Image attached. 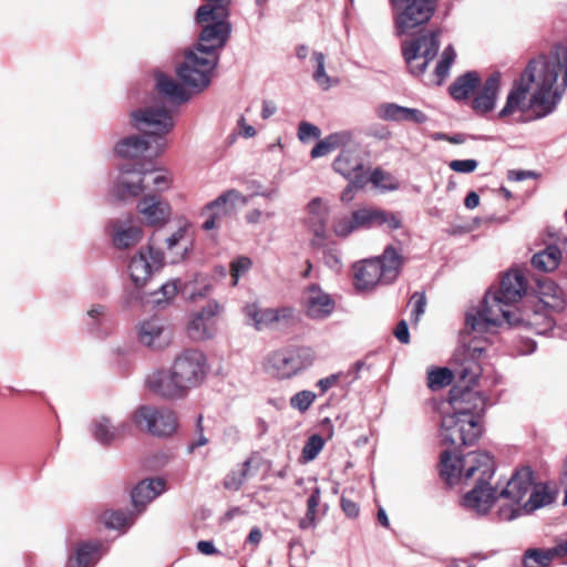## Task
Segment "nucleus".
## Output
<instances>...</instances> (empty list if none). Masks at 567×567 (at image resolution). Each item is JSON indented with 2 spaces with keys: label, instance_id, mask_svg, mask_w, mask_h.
Wrapping results in <instances>:
<instances>
[{
  "label": "nucleus",
  "instance_id": "10",
  "mask_svg": "<svg viewBox=\"0 0 567 567\" xmlns=\"http://www.w3.org/2000/svg\"><path fill=\"white\" fill-rule=\"evenodd\" d=\"M131 421L140 431L156 437H169L178 429L176 413L165 406L140 405L133 411Z\"/></svg>",
  "mask_w": 567,
  "mask_h": 567
},
{
  "label": "nucleus",
  "instance_id": "12",
  "mask_svg": "<svg viewBox=\"0 0 567 567\" xmlns=\"http://www.w3.org/2000/svg\"><path fill=\"white\" fill-rule=\"evenodd\" d=\"M218 59L205 56L189 49L185 52L184 61L176 69L177 75L185 85L202 92L209 86Z\"/></svg>",
  "mask_w": 567,
  "mask_h": 567
},
{
  "label": "nucleus",
  "instance_id": "61",
  "mask_svg": "<svg viewBox=\"0 0 567 567\" xmlns=\"http://www.w3.org/2000/svg\"><path fill=\"white\" fill-rule=\"evenodd\" d=\"M411 303L413 305V309L411 312V321L416 324L425 311V306H426L425 295L422 292L413 293L411 297Z\"/></svg>",
  "mask_w": 567,
  "mask_h": 567
},
{
  "label": "nucleus",
  "instance_id": "20",
  "mask_svg": "<svg viewBox=\"0 0 567 567\" xmlns=\"http://www.w3.org/2000/svg\"><path fill=\"white\" fill-rule=\"evenodd\" d=\"M220 306L208 302L200 311L194 312L187 324L188 337L196 341H205L214 338L218 332V315Z\"/></svg>",
  "mask_w": 567,
  "mask_h": 567
},
{
  "label": "nucleus",
  "instance_id": "1",
  "mask_svg": "<svg viewBox=\"0 0 567 567\" xmlns=\"http://www.w3.org/2000/svg\"><path fill=\"white\" fill-rule=\"evenodd\" d=\"M560 52L547 59L539 58L528 62L525 70L513 83L507 94L504 107L498 112V118H506L517 112L528 114L533 118H543L554 112L561 99L567 84L564 83L563 73L559 71L557 79L547 86H542L540 79L535 74V69L542 63L556 60Z\"/></svg>",
  "mask_w": 567,
  "mask_h": 567
},
{
  "label": "nucleus",
  "instance_id": "4",
  "mask_svg": "<svg viewBox=\"0 0 567 567\" xmlns=\"http://www.w3.org/2000/svg\"><path fill=\"white\" fill-rule=\"evenodd\" d=\"M172 185L171 176L159 169L143 165H123L112 185L111 193L118 200L135 198L146 192L163 193Z\"/></svg>",
  "mask_w": 567,
  "mask_h": 567
},
{
  "label": "nucleus",
  "instance_id": "27",
  "mask_svg": "<svg viewBox=\"0 0 567 567\" xmlns=\"http://www.w3.org/2000/svg\"><path fill=\"white\" fill-rule=\"evenodd\" d=\"M131 430L126 421H114L105 414L96 415L90 424V433L93 439L105 446L122 440Z\"/></svg>",
  "mask_w": 567,
  "mask_h": 567
},
{
  "label": "nucleus",
  "instance_id": "54",
  "mask_svg": "<svg viewBox=\"0 0 567 567\" xmlns=\"http://www.w3.org/2000/svg\"><path fill=\"white\" fill-rule=\"evenodd\" d=\"M316 398L315 392L302 390L290 398V406L299 412H306L316 401Z\"/></svg>",
  "mask_w": 567,
  "mask_h": 567
},
{
  "label": "nucleus",
  "instance_id": "6",
  "mask_svg": "<svg viewBox=\"0 0 567 567\" xmlns=\"http://www.w3.org/2000/svg\"><path fill=\"white\" fill-rule=\"evenodd\" d=\"M130 124L134 130L154 142V155L156 157L167 148L165 136L173 131L175 121L171 110L154 103L133 110L130 113Z\"/></svg>",
  "mask_w": 567,
  "mask_h": 567
},
{
  "label": "nucleus",
  "instance_id": "13",
  "mask_svg": "<svg viewBox=\"0 0 567 567\" xmlns=\"http://www.w3.org/2000/svg\"><path fill=\"white\" fill-rule=\"evenodd\" d=\"M482 433L480 422L465 419L450 409H443L441 437L445 444L454 447L470 445L477 441Z\"/></svg>",
  "mask_w": 567,
  "mask_h": 567
},
{
  "label": "nucleus",
  "instance_id": "46",
  "mask_svg": "<svg viewBox=\"0 0 567 567\" xmlns=\"http://www.w3.org/2000/svg\"><path fill=\"white\" fill-rule=\"evenodd\" d=\"M353 220L352 213L334 216L331 224L332 234L338 238L346 239L353 233L359 231Z\"/></svg>",
  "mask_w": 567,
  "mask_h": 567
},
{
  "label": "nucleus",
  "instance_id": "41",
  "mask_svg": "<svg viewBox=\"0 0 567 567\" xmlns=\"http://www.w3.org/2000/svg\"><path fill=\"white\" fill-rule=\"evenodd\" d=\"M352 134L348 131L332 133L319 141L310 152L311 158H319L329 155L338 148L348 146Z\"/></svg>",
  "mask_w": 567,
  "mask_h": 567
},
{
  "label": "nucleus",
  "instance_id": "42",
  "mask_svg": "<svg viewBox=\"0 0 567 567\" xmlns=\"http://www.w3.org/2000/svg\"><path fill=\"white\" fill-rule=\"evenodd\" d=\"M187 229L188 225L184 224L165 239L166 249L173 255L174 262L183 260L189 250Z\"/></svg>",
  "mask_w": 567,
  "mask_h": 567
},
{
  "label": "nucleus",
  "instance_id": "38",
  "mask_svg": "<svg viewBox=\"0 0 567 567\" xmlns=\"http://www.w3.org/2000/svg\"><path fill=\"white\" fill-rule=\"evenodd\" d=\"M250 317H252L255 328L261 331L275 328L281 321H288L292 319L293 311L288 308L269 309L254 307V310L250 309Z\"/></svg>",
  "mask_w": 567,
  "mask_h": 567
},
{
  "label": "nucleus",
  "instance_id": "34",
  "mask_svg": "<svg viewBox=\"0 0 567 567\" xmlns=\"http://www.w3.org/2000/svg\"><path fill=\"white\" fill-rule=\"evenodd\" d=\"M305 307L310 318L323 319L332 312L334 302L330 295L320 287L312 285L305 292Z\"/></svg>",
  "mask_w": 567,
  "mask_h": 567
},
{
  "label": "nucleus",
  "instance_id": "9",
  "mask_svg": "<svg viewBox=\"0 0 567 567\" xmlns=\"http://www.w3.org/2000/svg\"><path fill=\"white\" fill-rule=\"evenodd\" d=\"M316 355L307 347H286L269 353L264 361L267 373L279 380H289L309 368Z\"/></svg>",
  "mask_w": 567,
  "mask_h": 567
},
{
  "label": "nucleus",
  "instance_id": "21",
  "mask_svg": "<svg viewBox=\"0 0 567 567\" xmlns=\"http://www.w3.org/2000/svg\"><path fill=\"white\" fill-rule=\"evenodd\" d=\"M534 484V473L530 467L517 468L498 492V498L506 501L508 508L523 506L522 501L529 494Z\"/></svg>",
  "mask_w": 567,
  "mask_h": 567
},
{
  "label": "nucleus",
  "instance_id": "16",
  "mask_svg": "<svg viewBox=\"0 0 567 567\" xmlns=\"http://www.w3.org/2000/svg\"><path fill=\"white\" fill-rule=\"evenodd\" d=\"M439 47V32H430L420 39L405 42L402 51L411 73L422 74L429 62L436 56Z\"/></svg>",
  "mask_w": 567,
  "mask_h": 567
},
{
  "label": "nucleus",
  "instance_id": "19",
  "mask_svg": "<svg viewBox=\"0 0 567 567\" xmlns=\"http://www.w3.org/2000/svg\"><path fill=\"white\" fill-rule=\"evenodd\" d=\"M164 265V255L161 250L148 246L140 249L128 265L130 276L137 288L146 285L151 276Z\"/></svg>",
  "mask_w": 567,
  "mask_h": 567
},
{
  "label": "nucleus",
  "instance_id": "53",
  "mask_svg": "<svg viewBox=\"0 0 567 567\" xmlns=\"http://www.w3.org/2000/svg\"><path fill=\"white\" fill-rule=\"evenodd\" d=\"M456 53L453 47L449 45L444 49L441 60L436 65L435 75L437 78L436 83L441 84L442 81L449 75L450 68L455 60Z\"/></svg>",
  "mask_w": 567,
  "mask_h": 567
},
{
  "label": "nucleus",
  "instance_id": "37",
  "mask_svg": "<svg viewBox=\"0 0 567 567\" xmlns=\"http://www.w3.org/2000/svg\"><path fill=\"white\" fill-rule=\"evenodd\" d=\"M165 489V482L162 478H151L140 482L132 491L133 506L142 512L145 506L161 495Z\"/></svg>",
  "mask_w": 567,
  "mask_h": 567
},
{
  "label": "nucleus",
  "instance_id": "33",
  "mask_svg": "<svg viewBox=\"0 0 567 567\" xmlns=\"http://www.w3.org/2000/svg\"><path fill=\"white\" fill-rule=\"evenodd\" d=\"M379 118L390 122H409L422 124L427 121V116L419 109L401 106L395 103H382L375 109Z\"/></svg>",
  "mask_w": 567,
  "mask_h": 567
},
{
  "label": "nucleus",
  "instance_id": "2",
  "mask_svg": "<svg viewBox=\"0 0 567 567\" xmlns=\"http://www.w3.org/2000/svg\"><path fill=\"white\" fill-rule=\"evenodd\" d=\"M551 324L553 320L547 315L527 309L516 311L492 291L486 293L480 307L466 313V327L473 333L487 332L503 326H525L542 333Z\"/></svg>",
  "mask_w": 567,
  "mask_h": 567
},
{
  "label": "nucleus",
  "instance_id": "31",
  "mask_svg": "<svg viewBox=\"0 0 567 567\" xmlns=\"http://www.w3.org/2000/svg\"><path fill=\"white\" fill-rule=\"evenodd\" d=\"M105 553L106 547L100 540L81 542L69 556L65 567H93Z\"/></svg>",
  "mask_w": 567,
  "mask_h": 567
},
{
  "label": "nucleus",
  "instance_id": "22",
  "mask_svg": "<svg viewBox=\"0 0 567 567\" xmlns=\"http://www.w3.org/2000/svg\"><path fill=\"white\" fill-rule=\"evenodd\" d=\"M107 229L113 247L118 250L136 246L144 236L143 227L132 216L110 220Z\"/></svg>",
  "mask_w": 567,
  "mask_h": 567
},
{
  "label": "nucleus",
  "instance_id": "8",
  "mask_svg": "<svg viewBox=\"0 0 567 567\" xmlns=\"http://www.w3.org/2000/svg\"><path fill=\"white\" fill-rule=\"evenodd\" d=\"M206 7H199L195 14L199 27L197 44L192 49L205 56L218 58V51L223 49L230 34L228 18H217Z\"/></svg>",
  "mask_w": 567,
  "mask_h": 567
},
{
  "label": "nucleus",
  "instance_id": "39",
  "mask_svg": "<svg viewBox=\"0 0 567 567\" xmlns=\"http://www.w3.org/2000/svg\"><path fill=\"white\" fill-rule=\"evenodd\" d=\"M537 295L544 308L553 312H561L565 310V295L554 281L549 279L539 280Z\"/></svg>",
  "mask_w": 567,
  "mask_h": 567
},
{
  "label": "nucleus",
  "instance_id": "18",
  "mask_svg": "<svg viewBox=\"0 0 567 567\" xmlns=\"http://www.w3.org/2000/svg\"><path fill=\"white\" fill-rule=\"evenodd\" d=\"M332 167L336 173L344 178H353V183L358 186H365L368 183V173L360 148L352 141L348 146L341 147L339 155L332 163Z\"/></svg>",
  "mask_w": 567,
  "mask_h": 567
},
{
  "label": "nucleus",
  "instance_id": "45",
  "mask_svg": "<svg viewBox=\"0 0 567 567\" xmlns=\"http://www.w3.org/2000/svg\"><path fill=\"white\" fill-rule=\"evenodd\" d=\"M561 260V251L556 246H549L532 258L533 266L542 271L555 270Z\"/></svg>",
  "mask_w": 567,
  "mask_h": 567
},
{
  "label": "nucleus",
  "instance_id": "36",
  "mask_svg": "<svg viewBox=\"0 0 567 567\" xmlns=\"http://www.w3.org/2000/svg\"><path fill=\"white\" fill-rule=\"evenodd\" d=\"M154 79L158 95L168 103L181 105L188 101L189 94L173 76L163 72H156Z\"/></svg>",
  "mask_w": 567,
  "mask_h": 567
},
{
  "label": "nucleus",
  "instance_id": "63",
  "mask_svg": "<svg viewBox=\"0 0 567 567\" xmlns=\"http://www.w3.org/2000/svg\"><path fill=\"white\" fill-rule=\"evenodd\" d=\"M247 269L248 259L245 257H240L231 262L230 277L233 286H236L238 284L239 278L246 274Z\"/></svg>",
  "mask_w": 567,
  "mask_h": 567
},
{
  "label": "nucleus",
  "instance_id": "59",
  "mask_svg": "<svg viewBox=\"0 0 567 567\" xmlns=\"http://www.w3.org/2000/svg\"><path fill=\"white\" fill-rule=\"evenodd\" d=\"M107 308L103 305H93L86 312L87 318L91 320L87 326L93 330L99 324L103 323L106 319Z\"/></svg>",
  "mask_w": 567,
  "mask_h": 567
},
{
  "label": "nucleus",
  "instance_id": "11",
  "mask_svg": "<svg viewBox=\"0 0 567 567\" xmlns=\"http://www.w3.org/2000/svg\"><path fill=\"white\" fill-rule=\"evenodd\" d=\"M398 35H409L434 13L435 0H390Z\"/></svg>",
  "mask_w": 567,
  "mask_h": 567
},
{
  "label": "nucleus",
  "instance_id": "7",
  "mask_svg": "<svg viewBox=\"0 0 567 567\" xmlns=\"http://www.w3.org/2000/svg\"><path fill=\"white\" fill-rule=\"evenodd\" d=\"M403 259L392 246H388L379 257L370 258L355 266V288L369 290L379 282L391 284L400 274Z\"/></svg>",
  "mask_w": 567,
  "mask_h": 567
},
{
  "label": "nucleus",
  "instance_id": "62",
  "mask_svg": "<svg viewBox=\"0 0 567 567\" xmlns=\"http://www.w3.org/2000/svg\"><path fill=\"white\" fill-rule=\"evenodd\" d=\"M478 166L476 159H453L449 163V167L456 173L468 174L474 172Z\"/></svg>",
  "mask_w": 567,
  "mask_h": 567
},
{
  "label": "nucleus",
  "instance_id": "17",
  "mask_svg": "<svg viewBox=\"0 0 567 567\" xmlns=\"http://www.w3.org/2000/svg\"><path fill=\"white\" fill-rule=\"evenodd\" d=\"M330 216V206L321 197H313L305 207L303 226L312 235L310 246L320 248L324 245L328 234L327 225Z\"/></svg>",
  "mask_w": 567,
  "mask_h": 567
},
{
  "label": "nucleus",
  "instance_id": "47",
  "mask_svg": "<svg viewBox=\"0 0 567 567\" xmlns=\"http://www.w3.org/2000/svg\"><path fill=\"white\" fill-rule=\"evenodd\" d=\"M133 514L124 511H107L103 514V522L111 529L127 528L133 524Z\"/></svg>",
  "mask_w": 567,
  "mask_h": 567
},
{
  "label": "nucleus",
  "instance_id": "28",
  "mask_svg": "<svg viewBox=\"0 0 567 567\" xmlns=\"http://www.w3.org/2000/svg\"><path fill=\"white\" fill-rule=\"evenodd\" d=\"M555 499V494L545 484H533L529 492V498L523 506L514 508H501V516L504 519L512 520L522 514H529L538 508L551 504Z\"/></svg>",
  "mask_w": 567,
  "mask_h": 567
},
{
  "label": "nucleus",
  "instance_id": "40",
  "mask_svg": "<svg viewBox=\"0 0 567 567\" xmlns=\"http://www.w3.org/2000/svg\"><path fill=\"white\" fill-rule=\"evenodd\" d=\"M535 70L533 65L530 70ZM563 73L564 83L567 84V50H563L556 60L548 63H540L536 68L535 74L540 79V85L547 86L557 79L558 72Z\"/></svg>",
  "mask_w": 567,
  "mask_h": 567
},
{
  "label": "nucleus",
  "instance_id": "29",
  "mask_svg": "<svg viewBox=\"0 0 567 567\" xmlns=\"http://www.w3.org/2000/svg\"><path fill=\"white\" fill-rule=\"evenodd\" d=\"M492 292L516 311H523L517 307V303L526 292V279L518 270L508 271L503 277L499 287Z\"/></svg>",
  "mask_w": 567,
  "mask_h": 567
},
{
  "label": "nucleus",
  "instance_id": "55",
  "mask_svg": "<svg viewBox=\"0 0 567 567\" xmlns=\"http://www.w3.org/2000/svg\"><path fill=\"white\" fill-rule=\"evenodd\" d=\"M321 492L319 487H316L307 502V514L306 518L300 522L301 528H307L315 523L317 507L320 503Z\"/></svg>",
  "mask_w": 567,
  "mask_h": 567
},
{
  "label": "nucleus",
  "instance_id": "44",
  "mask_svg": "<svg viewBox=\"0 0 567 567\" xmlns=\"http://www.w3.org/2000/svg\"><path fill=\"white\" fill-rule=\"evenodd\" d=\"M478 83V74L476 72H467L456 79V81L450 86V93L453 99L457 101L466 100L477 87Z\"/></svg>",
  "mask_w": 567,
  "mask_h": 567
},
{
  "label": "nucleus",
  "instance_id": "48",
  "mask_svg": "<svg viewBox=\"0 0 567 567\" xmlns=\"http://www.w3.org/2000/svg\"><path fill=\"white\" fill-rule=\"evenodd\" d=\"M178 280H171L151 295V302L155 307L166 306L178 292Z\"/></svg>",
  "mask_w": 567,
  "mask_h": 567
},
{
  "label": "nucleus",
  "instance_id": "51",
  "mask_svg": "<svg viewBox=\"0 0 567 567\" xmlns=\"http://www.w3.org/2000/svg\"><path fill=\"white\" fill-rule=\"evenodd\" d=\"M368 182H371L374 187L381 190H395L399 188V182L390 173L382 169H374L371 175H368Z\"/></svg>",
  "mask_w": 567,
  "mask_h": 567
},
{
  "label": "nucleus",
  "instance_id": "52",
  "mask_svg": "<svg viewBox=\"0 0 567 567\" xmlns=\"http://www.w3.org/2000/svg\"><path fill=\"white\" fill-rule=\"evenodd\" d=\"M248 473V460L244 461L238 467L231 470L224 480L225 488L238 491L246 480Z\"/></svg>",
  "mask_w": 567,
  "mask_h": 567
},
{
  "label": "nucleus",
  "instance_id": "5",
  "mask_svg": "<svg viewBox=\"0 0 567 567\" xmlns=\"http://www.w3.org/2000/svg\"><path fill=\"white\" fill-rule=\"evenodd\" d=\"M494 472V460L486 452L474 451L456 456L446 451L441 455V475L450 485L470 480L476 484L488 483Z\"/></svg>",
  "mask_w": 567,
  "mask_h": 567
},
{
  "label": "nucleus",
  "instance_id": "56",
  "mask_svg": "<svg viewBox=\"0 0 567 567\" xmlns=\"http://www.w3.org/2000/svg\"><path fill=\"white\" fill-rule=\"evenodd\" d=\"M323 447V440L320 435H312L302 449V457L306 462L315 460Z\"/></svg>",
  "mask_w": 567,
  "mask_h": 567
},
{
  "label": "nucleus",
  "instance_id": "43",
  "mask_svg": "<svg viewBox=\"0 0 567 567\" xmlns=\"http://www.w3.org/2000/svg\"><path fill=\"white\" fill-rule=\"evenodd\" d=\"M311 61L315 69L312 79L321 90L328 91L339 84L338 78H332L327 73L326 56L322 52L315 51L311 55Z\"/></svg>",
  "mask_w": 567,
  "mask_h": 567
},
{
  "label": "nucleus",
  "instance_id": "24",
  "mask_svg": "<svg viewBox=\"0 0 567 567\" xmlns=\"http://www.w3.org/2000/svg\"><path fill=\"white\" fill-rule=\"evenodd\" d=\"M358 230L386 226L389 230L401 228L402 220L396 213L386 212L374 206H361L351 212Z\"/></svg>",
  "mask_w": 567,
  "mask_h": 567
},
{
  "label": "nucleus",
  "instance_id": "30",
  "mask_svg": "<svg viewBox=\"0 0 567 567\" xmlns=\"http://www.w3.org/2000/svg\"><path fill=\"white\" fill-rule=\"evenodd\" d=\"M113 152L117 157L125 159L137 158L145 153L155 156L154 142L144 134H131L118 140L113 147Z\"/></svg>",
  "mask_w": 567,
  "mask_h": 567
},
{
  "label": "nucleus",
  "instance_id": "49",
  "mask_svg": "<svg viewBox=\"0 0 567 567\" xmlns=\"http://www.w3.org/2000/svg\"><path fill=\"white\" fill-rule=\"evenodd\" d=\"M556 558L553 548L549 549H529L525 554V567H546Z\"/></svg>",
  "mask_w": 567,
  "mask_h": 567
},
{
  "label": "nucleus",
  "instance_id": "26",
  "mask_svg": "<svg viewBox=\"0 0 567 567\" xmlns=\"http://www.w3.org/2000/svg\"><path fill=\"white\" fill-rule=\"evenodd\" d=\"M136 210L144 224L152 227L164 226L172 215L169 203L153 193L144 194L137 202Z\"/></svg>",
  "mask_w": 567,
  "mask_h": 567
},
{
  "label": "nucleus",
  "instance_id": "57",
  "mask_svg": "<svg viewBox=\"0 0 567 567\" xmlns=\"http://www.w3.org/2000/svg\"><path fill=\"white\" fill-rule=\"evenodd\" d=\"M323 262L333 272H339L342 269L341 251L337 247H328L323 250Z\"/></svg>",
  "mask_w": 567,
  "mask_h": 567
},
{
  "label": "nucleus",
  "instance_id": "15",
  "mask_svg": "<svg viewBox=\"0 0 567 567\" xmlns=\"http://www.w3.org/2000/svg\"><path fill=\"white\" fill-rule=\"evenodd\" d=\"M171 368L186 391L189 392L205 379L206 357L200 350L186 349L175 358Z\"/></svg>",
  "mask_w": 567,
  "mask_h": 567
},
{
  "label": "nucleus",
  "instance_id": "60",
  "mask_svg": "<svg viewBox=\"0 0 567 567\" xmlns=\"http://www.w3.org/2000/svg\"><path fill=\"white\" fill-rule=\"evenodd\" d=\"M321 135V131L318 126L309 122H301L298 127V138L302 143H307L311 140H317Z\"/></svg>",
  "mask_w": 567,
  "mask_h": 567
},
{
  "label": "nucleus",
  "instance_id": "3",
  "mask_svg": "<svg viewBox=\"0 0 567 567\" xmlns=\"http://www.w3.org/2000/svg\"><path fill=\"white\" fill-rule=\"evenodd\" d=\"M485 351L484 347L473 341L465 348L464 359L458 371L463 389L461 386L453 388L450 402L444 408L465 419L471 417L475 422H480L481 414L486 406V400L477 391L470 389V386L476 383L482 373V368L477 360L484 355Z\"/></svg>",
  "mask_w": 567,
  "mask_h": 567
},
{
  "label": "nucleus",
  "instance_id": "64",
  "mask_svg": "<svg viewBox=\"0 0 567 567\" xmlns=\"http://www.w3.org/2000/svg\"><path fill=\"white\" fill-rule=\"evenodd\" d=\"M210 291V285L207 282L206 277L197 276L194 280V292H192L190 298L197 299L203 298Z\"/></svg>",
  "mask_w": 567,
  "mask_h": 567
},
{
  "label": "nucleus",
  "instance_id": "35",
  "mask_svg": "<svg viewBox=\"0 0 567 567\" xmlns=\"http://www.w3.org/2000/svg\"><path fill=\"white\" fill-rule=\"evenodd\" d=\"M496 499H499L496 489L488 483H480L464 496L463 504L466 508L482 515L491 509Z\"/></svg>",
  "mask_w": 567,
  "mask_h": 567
},
{
  "label": "nucleus",
  "instance_id": "58",
  "mask_svg": "<svg viewBox=\"0 0 567 567\" xmlns=\"http://www.w3.org/2000/svg\"><path fill=\"white\" fill-rule=\"evenodd\" d=\"M206 3L200 7H206V10H210L212 14L217 16V18H228L229 16V7L231 0H205Z\"/></svg>",
  "mask_w": 567,
  "mask_h": 567
},
{
  "label": "nucleus",
  "instance_id": "32",
  "mask_svg": "<svg viewBox=\"0 0 567 567\" xmlns=\"http://www.w3.org/2000/svg\"><path fill=\"white\" fill-rule=\"evenodd\" d=\"M501 89V74H491L475 94L472 101V109L481 115H484L495 109Z\"/></svg>",
  "mask_w": 567,
  "mask_h": 567
},
{
  "label": "nucleus",
  "instance_id": "23",
  "mask_svg": "<svg viewBox=\"0 0 567 567\" xmlns=\"http://www.w3.org/2000/svg\"><path fill=\"white\" fill-rule=\"evenodd\" d=\"M138 342L150 349H164L172 341V332L166 321L159 317H151L137 324Z\"/></svg>",
  "mask_w": 567,
  "mask_h": 567
},
{
  "label": "nucleus",
  "instance_id": "50",
  "mask_svg": "<svg viewBox=\"0 0 567 567\" xmlns=\"http://www.w3.org/2000/svg\"><path fill=\"white\" fill-rule=\"evenodd\" d=\"M453 374L449 368H432L427 372V384L432 390H439L449 385Z\"/></svg>",
  "mask_w": 567,
  "mask_h": 567
},
{
  "label": "nucleus",
  "instance_id": "14",
  "mask_svg": "<svg viewBox=\"0 0 567 567\" xmlns=\"http://www.w3.org/2000/svg\"><path fill=\"white\" fill-rule=\"evenodd\" d=\"M245 205L246 197L236 189L223 193L202 208L200 214L206 217L203 228L207 231L219 228L227 217L244 208Z\"/></svg>",
  "mask_w": 567,
  "mask_h": 567
},
{
  "label": "nucleus",
  "instance_id": "25",
  "mask_svg": "<svg viewBox=\"0 0 567 567\" xmlns=\"http://www.w3.org/2000/svg\"><path fill=\"white\" fill-rule=\"evenodd\" d=\"M146 386L150 391L166 400H178L188 394L185 386L175 377L172 368L152 372L146 379Z\"/></svg>",
  "mask_w": 567,
  "mask_h": 567
}]
</instances>
